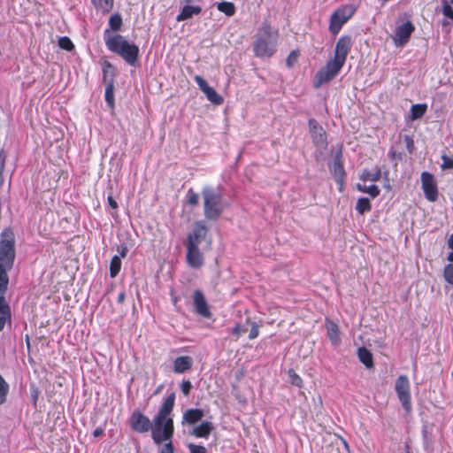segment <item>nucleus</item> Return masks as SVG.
<instances>
[{
    "mask_svg": "<svg viewBox=\"0 0 453 453\" xmlns=\"http://www.w3.org/2000/svg\"><path fill=\"white\" fill-rule=\"evenodd\" d=\"M175 403V393H171L163 402L151 422V438L156 445H161L158 453H175L172 439L174 434L173 418L171 416Z\"/></svg>",
    "mask_w": 453,
    "mask_h": 453,
    "instance_id": "f257e3e1",
    "label": "nucleus"
},
{
    "mask_svg": "<svg viewBox=\"0 0 453 453\" xmlns=\"http://www.w3.org/2000/svg\"><path fill=\"white\" fill-rule=\"evenodd\" d=\"M16 257L15 238L12 231H5L0 240V295H4L9 284L7 273L12 268Z\"/></svg>",
    "mask_w": 453,
    "mask_h": 453,
    "instance_id": "f03ea898",
    "label": "nucleus"
},
{
    "mask_svg": "<svg viewBox=\"0 0 453 453\" xmlns=\"http://www.w3.org/2000/svg\"><path fill=\"white\" fill-rule=\"evenodd\" d=\"M279 31L273 28L268 19L258 27L253 43V52L257 58H269L276 52Z\"/></svg>",
    "mask_w": 453,
    "mask_h": 453,
    "instance_id": "7ed1b4c3",
    "label": "nucleus"
},
{
    "mask_svg": "<svg viewBox=\"0 0 453 453\" xmlns=\"http://www.w3.org/2000/svg\"><path fill=\"white\" fill-rule=\"evenodd\" d=\"M104 39L110 51L121 57L128 65H135L140 51L136 44L128 42L119 34H110L109 29L104 30Z\"/></svg>",
    "mask_w": 453,
    "mask_h": 453,
    "instance_id": "20e7f679",
    "label": "nucleus"
},
{
    "mask_svg": "<svg viewBox=\"0 0 453 453\" xmlns=\"http://www.w3.org/2000/svg\"><path fill=\"white\" fill-rule=\"evenodd\" d=\"M203 213L208 220H218L225 210L223 195L218 188L204 187L202 189Z\"/></svg>",
    "mask_w": 453,
    "mask_h": 453,
    "instance_id": "39448f33",
    "label": "nucleus"
},
{
    "mask_svg": "<svg viewBox=\"0 0 453 453\" xmlns=\"http://www.w3.org/2000/svg\"><path fill=\"white\" fill-rule=\"evenodd\" d=\"M356 7L345 4L337 8L329 19V31L333 35H337L345 23L351 19L356 12Z\"/></svg>",
    "mask_w": 453,
    "mask_h": 453,
    "instance_id": "423d86ee",
    "label": "nucleus"
},
{
    "mask_svg": "<svg viewBox=\"0 0 453 453\" xmlns=\"http://www.w3.org/2000/svg\"><path fill=\"white\" fill-rule=\"evenodd\" d=\"M343 65L334 59H330L326 62L325 66L320 68L314 76L313 86L319 88L324 84L333 81L341 72Z\"/></svg>",
    "mask_w": 453,
    "mask_h": 453,
    "instance_id": "0eeeda50",
    "label": "nucleus"
},
{
    "mask_svg": "<svg viewBox=\"0 0 453 453\" xmlns=\"http://www.w3.org/2000/svg\"><path fill=\"white\" fill-rule=\"evenodd\" d=\"M395 391L403 408L406 412L411 411L410 381L406 375H400L395 381Z\"/></svg>",
    "mask_w": 453,
    "mask_h": 453,
    "instance_id": "6e6552de",
    "label": "nucleus"
},
{
    "mask_svg": "<svg viewBox=\"0 0 453 453\" xmlns=\"http://www.w3.org/2000/svg\"><path fill=\"white\" fill-rule=\"evenodd\" d=\"M420 180L426 199L432 203L437 201L439 191L434 176L428 172H423Z\"/></svg>",
    "mask_w": 453,
    "mask_h": 453,
    "instance_id": "1a4fd4ad",
    "label": "nucleus"
},
{
    "mask_svg": "<svg viewBox=\"0 0 453 453\" xmlns=\"http://www.w3.org/2000/svg\"><path fill=\"white\" fill-rule=\"evenodd\" d=\"M352 47V38L350 35H342L335 45L334 55L333 59L341 63L344 65L347 56L349 53Z\"/></svg>",
    "mask_w": 453,
    "mask_h": 453,
    "instance_id": "9d476101",
    "label": "nucleus"
},
{
    "mask_svg": "<svg viewBox=\"0 0 453 453\" xmlns=\"http://www.w3.org/2000/svg\"><path fill=\"white\" fill-rule=\"evenodd\" d=\"M185 3L186 4L176 16L178 22L189 19L193 16H198L202 13L203 9L200 5L202 0H185Z\"/></svg>",
    "mask_w": 453,
    "mask_h": 453,
    "instance_id": "9b49d317",
    "label": "nucleus"
},
{
    "mask_svg": "<svg viewBox=\"0 0 453 453\" xmlns=\"http://www.w3.org/2000/svg\"><path fill=\"white\" fill-rule=\"evenodd\" d=\"M131 428L140 434H144L151 429L150 419L140 411H134L129 419Z\"/></svg>",
    "mask_w": 453,
    "mask_h": 453,
    "instance_id": "f8f14e48",
    "label": "nucleus"
},
{
    "mask_svg": "<svg viewBox=\"0 0 453 453\" xmlns=\"http://www.w3.org/2000/svg\"><path fill=\"white\" fill-rule=\"evenodd\" d=\"M194 80L198 85L200 90L206 96L210 102L216 105H220L223 104V97L219 95L213 88L210 87L203 77L200 75H196Z\"/></svg>",
    "mask_w": 453,
    "mask_h": 453,
    "instance_id": "ddd939ff",
    "label": "nucleus"
},
{
    "mask_svg": "<svg viewBox=\"0 0 453 453\" xmlns=\"http://www.w3.org/2000/svg\"><path fill=\"white\" fill-rule=\"evenodd\" d=\"M415 27L411 21H406L395 29L394 42L396 46H403L406 44L411 34L414 32Z\"/></svg>",
    "mask_w": 453,
    "mask_h": 453,
    "instance_id": "4468645a",
    "label": "nucleus"
},
{
    "mask_svg": "<svg viewBox=\"0 0 453 453\" xmlns=\"http://www.w3.org/2000/svg\"><path fill=\"white\" fill-rule=\"evenodd\" d=\"M186 259L188 265L195 269L201 268L204 264V257L199 247L194 246L192 243L187 245Z\"/></svg>",
    "mask_w": 453,
    "mask_h": 453,
    "instance_id": "2eb2a0df",
    "label": "nucleus"
},
{
    "mask_svg": "<svg viewBox=\"0 0 453 453\" xmlns=\"http://www.w3.org/2000/svg\"><path fill=\"white\" fill-rule=\"evenodd\" d=\"M193 302L195 306V311L197 314L203 316V318H211V312L210 311V307L205 299L203 293L196 289L193 294Z\"/></svg>",
    "mask_w": 453,
    "mask_h": 453,
    "instance_id": "dca6fc26",
    "label": "nucleus"
},
{
    "mask_svg": "<svg viewBox=\"0 0 453 453\" xmlns=\"http://www.w3.org/2000/svg\"><path fill=\"white\" fill-rule=\"evenodd\" d=\"M208 233V228L202 222H196L194 226L193 231L188 235V242L187 245H191L199 247V244L203 240L205 239Z\"/></svg>",
    "mask_w": 453,
    "mask_h": 453,
    "instance_id": "f3484780",
    "label": "nucleus"
},
{
    "mask_svg": "<svg viewBox=\"0 0 453 453\" xmlns=\"http://www.w3.org/2000/svg\"><path fill=\"white\" fill-rule=\"evenodd\" d=\"M310 133L313 142L316 145L324 144L326 142V134L323 127L314 119H310L308 121Z\"/></svg>",
    "mask_w": 453,
    "mask_h": 453,
    "instance_id": "a211bd4d",
    "label": "nucleus"
},
{
    "mask_svg": "<svg viewBox=\"0 0 453 453\" xmlns=\"http://www.w3.org/2000/svg\"><path fill=\"white\" fill-rule=\"evenodd\" d=\"M325 326L327 331V337L334 346H339L342 342L341 334L338 325L329 319H326Z\"/></svg>",
    "mask_w": 453,
    "mask_h": 453,
    "instance_id": "6ab92c4d",
    "label": "nucleus"
},
{
    "mask_svg": "<svg viewBox=\"0 0 453 453\" xmlns=\"http://www.w3.org/2000/svg\"><path fill=\"white\" fill-rule=\"evenodd\" d=\"M204 416L203 411L197 408L188 409L182 416V425H195L199 422Z\"/></svg>",
    "mask_w": 453,
    "mask_h": 453,
    "instance_id": "aec40b11",
    "label": "nucleus"
},
{
    "mask_svg": "<svg viewBox=\"0 0 453 453\" xmlns=\"http://www.w3.org/2000/svg\"><path fill=\"white\" fill-rule=\"evenodd\" d=\"M193 359L189 356L178 357L173 362V372L175 373H183L191 369Z\"/></svg>",
    "mask_w": 453,
    "mask_h": 453,
    "instance_id": "412c9836",
    "label": "nucleus"
},
{
    "mask_svg": "<svg viewBox=\"0 0 453 453\" xmlns=\"http://www.w3.org/2000/svg\"><path fill=\"white\" fill-rule=\"evenodd\" d=\"M213 430V425L210 421H203L200 425L195 426L190 434L196 438L207 439Z\"/></svg>",
    "mask_w": 453,
    "mask_h": 453,
    "instance_id": "4be33fe9",
    "label": "nucleus"
},
{
    "mask_svg": "<svg viewBox=\"0 0 453 453\" xmlns=\"http://www.w3.org/2000/svg\"><path fill=\"white\" fill-rule=\"evenodd\" d=\"M333 175L337 183L342 187L346 173L343 167V164L340 157H336L334 162ZM342 189V188H340Z\"/></svg>",
    "mask_w": 453,
    "mask_h": 453,
    "instance_id": "5701e85b",
    "label": "nucleus"
},
{
    "mask_svg": "<svg viewBox=\"0 0 453 453\" xmlns=\"http://www.w3.org/2000/svg\"><path fill=\"white\" fill-rule=\"evenodd\" d=\"M357 356L360 362L368 369L373 367V357L372 352L365 347H360L357 349Z\"/></svg>",
    "mask_w": 453,
    "mask_h": 453,
    "instance_id": "b1692460",
    "label": "nucleus"
},
{
    "mask_svg": "<svg viewBox=\"0 0 453 453\" xmlns=\"http://www.w3.org/2000/svg\"><path fill=\"white\" fill-rule=\"evenodd\" d=\"M359 178L363 181L376 182V181L380 180L381 178V169L379 166H376L372 172L369 171L367 169H365L362 171Z\"/></svg>",
    "mask_w": 453,
    "mask_h": 453,
    "instance_id": "393cba45",
    "label": "nucleus"
},
{
    "mask_svg": "<svg viewBox=\"0 0 453 453\" xmlns=\"http://www.w3.org/2000/svg\"><path fill=\"white\" fill-rule=\"evenodd\" d=\"M91 3L103 14L109 13L114 5V0H91Z\"/></svg>",
    "mask_w": 453,
    "mask_h": 453,
    "instance_id": "a878e982",
    "label": "nucleus"
},
{
    "mask_svg": "<svg viewBox=\"0 0 453 453\" xmlns=\"http://www.w3.org/2000/svg\"><path fill=\"white\" fill-rule=\"evenodd\" d=\"M427 111L426 104H413L411 108V119L412 120L421 119Z\"/></svg>",
    "mask_w": 453,
    "mask_h": 453,
    "instance_id": "bb28decb",
    "label": "nucleus"
},
{
    "mask_svg": "<svg viewBox=\"0 0 453 453\" xmlns=\"http://www.w3.org/2000/svg\"><path fill=\"white\" fill-rule=\"evenodd\" d=\"M104 97L108 105L114 108L113 73L111 74V79L106 86Z\"/></svg>",
    "mask_w": 453,
    "mask_h": 453,
    "instance_id": "cd10ccee",
    "label": "nucleus"
},
{
    "mask_svg": "<svg viewBox=\"0 0 453 453\" xmlns=\"http://www.w3.org/2000/svg\"><path fill=\"white\" fill-rule=\"evenodd\" d=\"M356 187L358 191L370 195L372 198L377 197L380 193L379 187L376 185L366 186L357 183Z\"/></svg>",
    "mask_w": 453,
    "mask_h": 453,
    "instance_id": "c85d7f7f",
    "label": "nucleus"
},
{
    "mask_svg": "<svg viewBox=\"0 0 453 453\" xmlns=\"http://www.w3.org/2000/svg\"><path fill=\"white\" fill-rule=\"evenodd\" d=\"M356 210L361 215L369 212L372 210L370 200L367 197L359 198L356 203Z\"/></svg>",
    "mask_w": 453,
    "mask_h": 453,
    "instance_id": "c756f323",
    "label": "nucleus"
},
{
    "mask_svg": "<svg viewBox=\"0 0 453 453\" xmlns=\"http://www.w3.org/2000/svg\"><path fill=\"white\" fill-rule=\"evenodd\" d=\"M217 9L226 14L228 17L234 15L235 13V6L232 2H220L217 4Z\"/></svg>",
    "mask_w": 453,
    "mask_h": 453,
    "instance_id": "7c9ffc66",
    "label": "nucleus"
},
{
    "mask_svg": "<svg viewBox=\"0 0 453 453\" xmlns=\"http://www.w3.org/2000/svg\"><path fill=\"white\" fill-rule=\"evenodd\" d=\"M121 269V259L119 256H114L111 259L110 263V276L115 278Z\"/></svg>",
    "mask_w": 453,
    "mask_h": 453,
    "instance_id": "2f4dec72",
    "label": "nucleus"
},
{
    "mask_svg": "<svg viewBox=\"0 0 453 453\" xmlns=\"http://www.w3.org/2000/svg\"><path fill=\"white\" fill-rule=\"evenodd\" d=\"M122 18H121V15L119 13H114L112 14L110 19H109V27L110 28H108L110 31H119L120 30L121 27H122Z\"/></svg>",
    "mask_w": 453,
    "mask_h": 453,
    "instance_id": "473e14b6",
    "label": "nucleus"
},
{
    "mask_svg": "<svg viewBox=\"0 0 453 453\" xmlns=\"http://www.w3.org/2000/svg\"><path fill=\"white\" fill-rule=\"evenodd\" d=\"M453 0H441V12L443 16L453 19Z\"/></svg>",
    "mask_w": 453,
    "mask_h": 453,
    "instance_id": "72a5a7b5",
    "label": "nucleus"
},
{
    "mask_svg": "<svg viewBox=\"0 0 453 453\" xmlns=\"http://www.w3.org/2000/svg\"><path fill=\"white\" fill-rule=\"evenodd\" d=\"M288 377L290 379V383L299 388L303 387V379L295 372L294 369H289L288 371Z\"/></svg>",
    "mask_w": 453,
    "mask_h": 453,
    "instance_id": "f704fd0d",
    "label": "nucleus"
},
{
    "mask_svg": "<svg viewBox=\"0 0 453 453\" xmlns=\"http://www.w3.org/2000/svg\"><path fill=\"white\" fill-rule=\"evenodd\" d=\"M58 43L61 49L65 50L67 51H72L74 49V44L73 43L71 39L67 36L60 37L58 39Z\"/></svg>",
    "mask_w": 453,
    "mask_h": 453,
    "instance_id": "c9c22d12",
    "label": "nucleus"
},
{
    "mask_svg": "<svg viewBox=\"0 0 453 453\" xmlns=\"http://www.w3.org/2000/svg\"><path fill=\"white\" fill-rule=\"evenodd\" d=\"M443 276L445 280L453 286V265L449 264L443 269Z\"/></svg>",
    "mask_w": 453,
    "mask_h": 453,
    "instance_id": "e433bc0d",
    "label": "nucleus"
},
{
    "mask_svg": "<svg viewBox=\"0 0 453 453\" xmlns=\"http://www.w3.org/2000/svg\"><path fill=\"white\" fill-rule=\"evenodd\" d=\"M114 74L112 65L110 62H105L103 67V76L104 81H109L111 79V74Z\"/></svg>",
    "mask_w": 453,
    "mask_h": 453,
    "instance_id": "4c0bfd02",
    "label": "nucleus"
},
{
    "mask_svg": "<svg viewBox=\"0 0 453 453\" xmlns=\"http://www.w3.org/2000/svg\"><path fill=\"white\" fill-rule=\"evenodd\" d=\"M189 453H207V449L203 445L190 442L187 445Z\"/></svg>",
    "mask_w": 453,
    "mask_h": 453,
    "instance_id": "58836bf2",
    "label": "nucleus"
},
{
    "mask_svg": "<svg viewBox=\"0 0 453 453\" xmlns=\"http://www.w3.org/2000/svg\"><path fill=\"white\" fill-rule=\"evenodd\" d=\"M198 195L195 193L192 188H189L188 192V204L190 206H196L198 204Z\"/></svg>",
    "mask_w": 453,
    "mask_h": 453,
    "instance_id": "ea45409f",
    "label": "nucleus"
},
{
    "mask_svg": "<svg viewBox=\"0 0 453 453\" xmlns=\"http://www.w3.org/2000/svg\"><path fill=\"white\" fill-rule=\"evenodd\" d=\"M442 164L441 165V170L453 168V158L448 157L446 154L441 155Z\"/></svg>",
    "mask_w": 453,
    "mask_h": 453,
    "instance_id": "a19ab883",
    "label": "nucleus"
},
{
    "mask_svg": "<svg viewBox=\"0 0 453 453\" xmlns=\"http://www.w3.org/2000/svg\"><path fill=\"white\" fill-rule=\"evenodd\" d=\"M299 57L298 50H292L287 58V65L288 67H292L293 65L297 61V58Z\"/></svg>",
    "mask_w": 453,
    "mask_h": 453,
    "instance_id": "79ce46f5",
    "label": "nucleus"
},
{
    "mask_svg": "<svg viewBox=\"0 0 453 453\" xmlns=\"http://www.w3.org/2000/svg\"><path fill=\"white\" fill-rule=\"evenodd\" d=\"M0 313L5 317L10 316L9 305L5 302V299L3 296H0Z\"/></svg>",
    "mask_w": 453,
    "mask_h": 453,
    "instance_id": "37998d69",
    "label": "nucleus"
},
{
    "mask_svg": "<svg viewBox=\"0 0 453 453\" xmlns=\"http://www.w3.org/2000/svg\"><path fill=\"white\" fill-rule=\"evenodd\" d=\"M180 388H181V391H182L183 395H188L190 394V390L192 388V384L188 380H183L180 385Z\"/></svg>",
    "mask_w": 453,
    "mask_h": 453,
    "instance_id": "c03bdc74",
    "label": "nucleus"
},
{
    "mask_svg": "<svg viewBox=\"0 0 453 453\" xmlns=\"http://www.w3.org/2000/svg\"><path fill=\"white\" fill-rule=\"evenodd\" d=\"M258 334H259V326L257 324L253 323L252 326L250 328V334H249V338L250 340H253V339L257 338L258 336Z\"/></svg>",
    "mask_w": 453,
    "mask_h": 453,
    "instance_id": "a18cd8bd",
    "label": "nucleus"
},
{
    "mask_svg": "<svg viewBox=\"0 0 453 453\" xmlns=\"http://www.w3.org/2000/svg\"><path fill=\"white\" fill-rule=\"evenodd\" d=\"M244 332L245 330L240 325H236L232 330V334L236 336V339Z\"/></svg>",
    "mask_w": 453,
    "mask_h": 453,
    "instance_id": "49530a36",
    "label": "nucleus"
},
{
    "mask_svg": "<svg viewBox=\"0 0 453 453\" xmlns=\"http://www.w3.org/2000/svg\"><path fill=\"white\" fill-rule=\"evenodd\" d=\"M107 202H108L109 206L111 209H113V210H117L118 209V207H119L118 203L114 200L112 196H108Z\"/></svg>",
    "mask_w": 453,
    "mask_h": 453,
    "instance_id": "de8ad7c7",
    "label": "nucleus"
},
{
    "mask_svg": "<svg viewBox=\"0 0 453 453\" xmlns=\"http://www.w3.org/2000/svg\"><path fill=\"white\" fill-rule=\"evenodd\" d=\"M405 141H406V143H407L408 150L410 152H411L412 150H413V147H414L413 140L410 136H406L405 137Z\"/></svg>",
    "mask_w": 453,
    "mask_h": 453,
    "instance_id": "09e8293b",
    "label": "nucleus"
},
{
    "mask_svg": "<svg viewBox=\"0 0 453 453\" xmlns=\"http://www.w3.org/2000/svg\"><path fill=\"white\" fill-rule=\"evenodd\" d=\"M126 300V293L125 291H120L118 295V297H117V302L120 304L124 303Z\"/></svg>",
    "mask_w": 453,
    "mask_h": 453,
    "instance_id": "8fccbe9b",
    "label": "nucleus"
},
{
    "mask_svg": "<svg viewBox=\"0 0 453 453\" xmlns=\"http://www.w3.org/2000/svg\"><path fill=\"white\" fill-rule=\"evenodd\" d=\"M104 433V430L102 428V427H96L94 432H93V435L95 437H99L101 435H103Z\"/></svg>",
    "mask_w": 453,
    "mask_h": 453,
    "instance_id": "3c124183",
    "label": "nucleus"
},
{
    "mask_svg": "<svg viewBox=\"0 0 453 453\" xmlns=\"http://www.w3.org/2000/svg\"><path fill=\"white\" fill-rule=\"evenodd\" d=\"M339 439L341 440L345 450H347L348 452L350 451V449H349V443L347 442V441L341 435H339Z\"/></svg>",
    "mask_w": 453,
    "mask_h": 453,
    "instance_id": "603ef678",
    "label": "nucleus"
},
{
    "mask_svg": "<svg viewBox=\"0 0 453 453\" xmlns=\"http://www.w3.org/2000/svg\"><path fill=\"white\" fill-rule=\"evenodd\" d=\"M127 251H128V250H127V246H122L121 250L119 251V257H125L127 254Z\"/></svg>",
    "mask_w": 453,
    "mask_h": 453,
    "instance_id": "864d4df0",
    "label": "nucleus"
},
{
    "mask_svg": "<svg viewBox=\"0 0 453 453\" xmlns=\"http://www.w3.org/2000/svg\"><path fill=\"white\" fill-rule=\"evenodd\" d=\"M5 322H6V317L1 316L0 317V332L4 329Z\"/></svg>",
    "mask_w": 453,
    "mask_h": 453,
    "instance_id": "5fc2aeb1",
    "label": "nucleus"
},
{
    "mask_svg": "<svg viewBox=\"0 0 453 453\" xmlns=\"http://www.w3.org/2000/svg\"><path fill=\"white\" fill-rule=\"evenodd\" d=\"M448 247L453 251V234H450L448 240Z\"/></svg>",
    "mask_w": 453,
    "mask_h": 453,
    "instance_id": "6e6d98bb",
    "label": "nucleus"
},
{
    "mask_svg": "<svg viewBox=\"0 0 453 453\" xmlns=\"http://www.w3.org/2000/svg\"><path fill=\"white\" fill-rule=\"evenodd\" d=\"M448 260H449L450 263H453V251H451V252L448 255Z\"/></svg>",
    "mask_w": 453,
    "mask_h": 453,
    "instance_id": "4d7b16f0",
    "label": "nucleus"
},
{
    "mask_svg": "<svg viewBox=\"0 0 453 453\" xmlns=\"http://www.w3.org/2000/svg\"><path fill=\"white\" fill-rule=\"evenodd\" d=\"M388 156H389L391 158H395V151H393V150H391V151H389V152H388Z\"/></svg>",
    "mask_w": 453,
    "mask_h": 453,
    "instance_id": "13d9d810",
    "label": "nucleus"
},
{
    "mask_svg": "<svg viewBox=\"0 0 453 453\" xmlns=\"http://www.w3.org/2000/svg\"><path fill=\"white\" fill-rule=\"evenodd\" d=\"M389 0H380V4L384 5L386 3H388Z\"/></svg>",
    "mask_w": 453,
    "mask_h": 453,
    "instance_id": "bf43d9fd",
    "label": "nucleus"
},
{
    "mask_svg": "<svg viewBox=\"0 0 453 453\" xmlns=\"http://www.w3.org/2000/svg\"><path fill=\"white\" fill-rule=\"evenodd\" d=\"M404 453H411L409 450H406Z\"/></svg>",
    "mask_w": 453,
    "mask_h": 453,
    "instance_id": "052dcab7",
    "label": "nucleus"
}]
</instances>
